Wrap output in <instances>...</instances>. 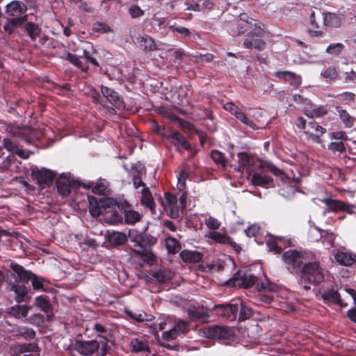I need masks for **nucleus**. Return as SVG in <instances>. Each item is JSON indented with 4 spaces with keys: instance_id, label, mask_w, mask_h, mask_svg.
I'll return each mask as SVG.
<instances>
[{
    "instance_id": "1",
    "label": "nucleus",
    "mask_w": 356,
    "mask_h": 356,
    "mask_svg": "<svg viewBox=\"0 0 356 356\" xmlns=\"http://www.w3.org/2000/svg\"><path fill=\"white\" fill-rule=\"evenodd\" d=\"M324 280V269L318 261H309L303 266L300 275V284L305 290L310 289V285H317Z\"/></svg>"
},
{
    "instance_id": "2",
    "label": "nucleus",
    "mask_w": 356,
    "mask_h": 356,
    "mask_svg": "<svg viewBox=\"0 0 356 356\" xmlns=\"http://www.w3.org/2000/svg\"><path fill=\"white\" fill-rule=\"evenodd\" d=\"M187 195L182 193L179 200L177 197L169 193H165V200L162 204L165 210L169 213L172 218L177 219L183 215L186 208Z\"/></svg>"
},
{
    "instance_id": "3",
    "label": "nucleus",
    "mask_w": 356,
    "mask_h": 356,
    "mask_svg": "<svg viewBox=\"0 0 356 356\" xmlns=\"http://www.w3.org/2000/svg\"><path fill=\"white\" fill-rule=\"evenodd\" d=\"M264 31L261 29L260 24L250 31L243 41V46L248 49H255L263 50L266 47V42L263 40Z\"/></svg>"
},
{
    "instance_id": "4",
    "label": "nucleus",
    "mask_w": 356,
    "mask_h": 356,
    "mask_svg": "<svg viewBox=\"0 0 356 356\" xmlns=\"http://www.w3.org/2000/svg\"><path fill=\"white\" fill-rule=\"evenodd\" d=\"M89 200V211L93 217H97L100 215L107 214V209L115 206L117 201L111 198L103 199L98 202L95 198L88 197Z\"/></svg>"
},
{
    "instance_id": "5",
    "label": "nucleus",
    "mask_w": 356,
    "mask_h": 356,
    "mask_svg": "<svg viewBox=\"0 0 356 356\" xmlns=\"http://www.w3.org/2000/svg\"><path fill=\"white\" fill-rule=\"evenodd\" d=\"M259 22L257 20L250 18L244 15H241L239 18L236 19L235 22L232 24L231 32L232 35H239L244 33L245 31H251L253 27H256Z\"/></svg>"
},
{
    "instance_id": "6",
    "label": "nucleus",
    "mask_w": 356,
    "mask_h": 356,
    "mask_svg": "<svg viewBox=\"0 0 356 356\" xmlns=\"http://www.w3.org/2000/svg\"><path fill=\"white\" fill-rule=\"evenodd\" d=\"M257 281V277L250 271H238L234 275L233 282L234 286L245 289L252 286Z\"/></svg>"
},
{
    "instance_id": "7",
    "label": "nucleus",
    "mask_w": 356,
    "mask_h": 356,
    "mask_svg": "<svg viewBox=\"0 0 356 356\" xmlns=\"http://www.w3.org/2000/svg\"><path fill=\"white\" fill-rule=\"evenodd\" d=\"M259 291V298L261 302L269 304L274 298L275 286L268 281L258 284L257 286Z\"/></svg>"
},
{
    "instance_id": "8",
    "label": "nucleus",
    "mask_w": 356,
    "mask_h": 356,
    "mask_svg": "<svg viewBox=\"0 0 356 356\" xmlns=\"http://www.w3.org/2000/svg\"><path fill=\"white\" fill-rule=\"evenodd\" d=\"M31 176L33 177L40 185H49L55 179V173L47 168H42L33 169L31 171Z\"/></svg>"
},
{
    "instance_id": "9",
    "label": "nucleus",
    "mask_w": 356,
    "mask_h": 356,
    "mask_svg": "<svg viewBox=\"0 0 356 356\" xmlns=\"http://www.w3.org/2000/svg\"><path fill=\"white\" fill-rule=\"evenodd\" d=\"M99 348L97 340L76 341L74 343L75 350L83 356H91Z\"/></svg>"
},
{
    "instance_id": "10",
    "label": "nucleus",
    "mask_w": 356,
    "mask_h": 356,
    "mask_svg": "<svg viewBox=\"0 0 356 356\" xmlns=\"http://www.w3.org/2000/svg\"><path fill=\"white\" fill-rule=\"evenodd\" d=\"M206 337L214 339H228L233 335V332L228 327L220 325H212L207 330Z\"/></svg>"
},
{
    "instance_id": "11",
    "label": "nucleus",
    "mask_w": 356,
    "mask_h": 356,
    "mask_svg": "<svg viewBox=\"0 0 356 356\" xmlns=\"http://www.w3.org/2000/svg\"><path fill=\"white\" fill-rule=\"evenodd\" d=\"M12 270L11 276L17 283H28L31 276L32 272L25 269L22 266L12 262L10 265Z\"/></svg>"
},
{
    "instance_id": "12",
    "label": "nucleus",
    "mask_w": 356,
    "mask_h": 356,
    "mask_svg": "<svg viewBox=\"0 0 356 356\" xmlns=\"http://www.w3.org/2000/svg\"><path fill=\"white\" fill-rule=\"evenodd\" d=\"M224 108L234 115L238 120H239L243 124L249 126L253 129H257L256 124L252 120L248 118L245 113H244L241 108L236 105L232 102H228L224 105Z\"/></svg>"
},
{
    "instance_id": "13",
    "label": "nucleus",
    "mask_w": 356,
    "mask_h": 356,
    "mask_svg": "<svg viewBox=\"0 0 356 356\" xmlns=\"http://www.w3.org/2000/svg\"><path fill=\"white\" fill-rule=\"evenodd\" d=\"M27 6L22 1L13 0L6 6V14L10 17H22L26 15Z\"/></svg>"
},
{
    "instance_id": "14",
    "label": "nucleus",
    "mask_w": 356,
    "mask_h": 356,
    "mask_svg": "<svg viewBox=\"0 0 356 356\" xmlns=\"http://www.w3.org/2000/svg\"><path fill=\"white\" fill-rule=\"evenodd\" d=\"M238 309L237 304H219L213 307L219 315L227 317L231 321L236 318Z\"/></svg>"
},
{
    "instance_id": "15",
    "label": "nucleus",
    "mask_w": 356,
    "mask_h": 356,
    "mask_svg": "<svg viewBox=\"0 0 356 356\" xmlns=\"http://www.w3.org/2000/svg\"><path fill=\"white\" fill-rule=\"evenodd\" d=\"M132 40L138 48L145 51H152L156 49L154 39L147 35H137L132 37Z\"/></svg>"
},
{
    "instance_id": "16",
    "label": "nucleus",
    "mask_w": 356,
    "mask_h": 356,
    "mask_svg": "<svg viewBox=\"0 0 356 356\" xmlns=\"http://www.w3.org/2000/svg\"><path fill=\"white\" fill-rule=\"evenodd\" d=\"M129 347L132 353H149V341L143 337H136L130 339Z\"/></svg>"
},
{
    "instance_id": "17",
    "label": "nucleus",
    "mask_w": 356,
    "mask_h": 356,
    "mask_svg": "<svg viewBox=\"0 0 356 356\" xmlns=\"http://www.w3.org/2000/svg\"><path fill=\"white\" fill-rule=\"evenodd\" d=\"M29 15H24L22 17H6L3 26V31L8 35H13L17 27L22 26L29 20Z\"/></svg>"
},
{
    "instance_id": "18",
    "label": "nucleus",
    "mask_w": 356,
    "mask_h": 356,
    "mask_svg": "<svg viewBox=\"0 0 356 356\" xmlns=\"http://www.w3.org/2000/svg\"><path fill=\"white\" fill-rule=\"evenodd\" d=\"M188 323L185 321H179L172 329L162 333V338L167 341L175 339L181 334H186L188 331Z\"/></svg>"
},
{
    "instance_id": "19",
    "label": "nucleus",
    "mask_w": 356,
    "mask_h": 356,
    "mask_svg": "<svg viewBox=\"0 0 356 356\" xmlns=\"http://www.w3.org/2000/svg\"><path fill=\"white\" fill-rule=\"evenodd\" d=\"M115 206L124 210V220L127 224L133 225L140 220L141 215L138 211L129 209L130 205L127 201L121 203L117 202Z\"/></svg>"
},
{
    "instance_id": "20",
    "label": "nucleus",
    "mask_w": 356,
    "mask_h": 356,
    "mask_svg": "<svg viewBox=\"0 0 356 356\" xmlns=\"http://www.w3.org/2000/svg\"><path fill=\"white\" fill-rule=\"evenodd\" d=\"M101 91L103 95L106 97L107 101L118 109L123 108L124 104L123 101L120 97L118 93L112 88L106 86H101Z\"/></svg>"
},
{
    "instance_id": "21",
    "label": "nucleus",
    "mask_w": 356,
    "mask_h": 356,
    "mask_svg": "<svg viewBox=\"0 0 356 356\" xmlns=\"http://www.w3.org/2000/svg\"><path fill=\"white\" fill-rule=\"evenodd\" d=\"M282 259L292 269H296L303 264L304 257L296 250H289L283 254Z\"/></svg>"
},
{
    "instance_id": "22",
    "label": "nucleus",
    "mask_w": 356,
    "mask_h": 356,
    "mask_svg": "<svg viewBox=\"0 0 356 356\" xmlns=\"http://www.w3.org/2000/svg\"><path fill=\"white\" fill-rule=\"evenodd\" d=\"M167 138L170 140L171 143L175 145L179 151L188 150L191 148V145L184 136L179 132H172Z\"/></svg>"
},
{
    "instance_id": "23",
    "label": "nucleus",
    "mask_w": 356,
    "mask_h": 356,
    "mask_svg": "<svg viewBox=\"0 0 356 356\" xmlns=\"http://www.w3.org/2000/svg\"><path fill=\"white\" fill-rule=\"evenodd\" d=\"M72 183L69 175L63 173L56 179L58 192L63 196L68 195L70 193V187Z\"/></svg>"
},
{
    "instance_id": "24",
    "label": "nucleus",
    "mask_w": 356,
    "mask_h": 356,
    "mask_svg": "<svg viewBox=\"0 0 356 356\" xmlns=\"http://www.w3.org/2000/svg\"><path fill=\"white\" fill-rule=\"evenodd\" d=\"M275 77L289 82L291 86L298 88L301 84V77L290 71H277L275 72Z\"/></svg>"
},
{
    "instance_id": "25",
    "label": "nucleus",
    "mask_w": 356,
    "mask_h": 356,
    "mask_svg": "<svg viewBox=\"0 0 356 356\" xmlns=\"http://www.w3.org/2000/svg\"><path fill=\"white\" fill-rule=\"evenodd\" d=\"M251 182L255 186H259L264 188H268L273 184V179L271 177L266 176L260 172H254L250 173Z\"/></svg>"
},
{
    "instance_id": "26",
    "label": "nucleus",
    "mask_w": 356,
    "mask_h": 356,
    "mask_svg": "<svg viewBox=\"0 0 356 356\" xmlns=\"http://www.w3.org/2000/svg\"><path fill=\"white\" fill-rule=\"evenodd\" d=\"M34 305L47 314L48 318L53 316V308L49 299L44 296L35 297Z\"/></svg>"
},
{
    "instance_id": "27",
    "label": "nucleus",
    "mask_w": 356,
    "mask_h": 356,
    "mask_svg": "<svg viewBox=\"0 0 356 356\" xmlns=\"http://www.w3.org/2000/svg\"><path fill=\"white\" fill-rule=\"evenodd\" d=\"M31 307L17 303L7 309V313L17 319L26 318L28 316Z\"/></svg>"
},
{
    "instance_id": "28",
    "label": "nucleus",
    "mask_w": 356,
    "mask_h": 356,
    "mask_svg": "<svg viewBox=\"0 0 356 356\" xmlns=\"http://www.w3.org/2000/svg\"><path fill=\"white\" fill-rule=\"evenodd\" d=\"M10 291L15 292V300L17 303L29 301L30 297L28 296V289L26 286L18 284H13L11 285Z\"/></svg>"
},
{
    "instance_id": "29",
    "label": "nucleus",
    "mask_w": 356,
    "mask_h": 356,
    "mask_svg": "<svg viewBox=\"0 0 356 356\" xmlns=\"http://www.w3.org/2000/svg\"><path fill=\"white\" fill-rule=\"evenodd\" d=\"M334 259L340 265L350 266L356 262V254L352 252H339L334 254Z\"/></svg>"
},
{
    "instance_id": "30",
    "label": "nucleus",
    "mask_w": 356,
    "mask_h": 356,
    "mask_svg": "<svg viewBox=\"0 0 356 356\" xmlns=\"http://www.w3.org/2000/svg\"><path fill=\"white\" fill-rule=\"evenodd\" d=\"M39 348L37 343L31 342L28 343L16 344L11 348L14 355H19L24 353L37 352Z\"/></svg>"
},
{
    "instance_id": "31",
    "label": "nucleus",
    "mask_w": 356,
    "mask_h": 356,
    "mask_svg": "<svg viewBox=\"0 0 356 356\" xmlns=\"http://www.w3.org/2000/svg\"><path fill=\"white\" fill-rule=\"evenodd\" d=\"M322 298L324 300L336 304L341 307L347 306V303H345L341 298L340 294L334 289H330L325 291L322 294Z\"/></svg>"
},
{
    "instance_id": "32",
    "label": "nucleus",
    "mask_w": 356,
    "mask_h": 356,
    "mask_svg": "<svg viewBox=\"0 0 356 356\" xmlns=\"http://www.w3.org/2000/svg\"><path fill=\"white\" fill-rule=\"evenodd\" d=\"M141 203L148 208L153 214L155 213L156 204L152 195L147 187H144L142 190Z\"/></svg>"
},
{
    "instance_id": "33",
    "label": "nucleus",
    "mask_w": 356,
    "mask_h": 356,
    "mask_svg": "<svg viewBox=\"0 0 356 356\" xmlns=\"http://www.w3.org/2000/svg\"><path fill=\"white\" fill-rule=\"evenodd\" d=\"M172 273L167 269H161L151 274L150 280L158 283H164L171 280Z\"/></svg>"
},
{
    "instance_id": "34",
    "label": "nucleus",
    "mask_w": 356,
    "mask_h": 356,
    "mask_svg": "<svg viewBox=\"0 0 356 356\" xmlns=\"http://www.w3.org/2000/svg\"><path fill=\"white\" fill-rule=\"evenodd\" d=\"M179 256L183 261L188 263L199 262L202 258V254L200 252L188 250L181 251Z\"/></svg>"
},
{
    "instance_id": "35",
    "label": "nucleus",
    "mask_w": 356,
    "mask_h": 356,
    "mask_svg": "<svg viewBox=\"0 0 356 356\" xmlns=\"http://www.w3.org/2000/svg\"><path fill=\"white\" fill-rule=\"evenodd\" d=\"M24 25L28 35L32 40H35L40 35L42 29L38 24L27 20Z\"/></svg>"
},
{
    "instance_id": "36",
    "label": "nucleus",
    "mask_w": 356,
    "mask_h": 356,
    "mask_svg": "<svg viewBox=\"0 0 356 356\" xmlns=\"http://www.w3.org/2000/svg\"><path fill=\"white\" fill-rule=\"evenodd\" d=\"M343 17L341 15L335 13H327L323 17V22L325 26L331 27H339L341 24Z\"/></svg>"
},
{
    "instance_id": "37",
    "label": "nucleus",
    "mask_w": 356,
    "mask_h": 356,
    "mask_svg": "<svg viewBox=\"0 0 356 356\" xmlns=\"http://www.w3.org/2000/svg\"><path fill=\"white\" fill-rule=\"evenodd\" d=\"M127 236V240L129 239L131 242L135 243V246L143 248L145 243L144 236L135 229H130Z\"/></svg>"
},
{
    "instance_id": "38",
    "label": "nucleus",
    "mask_w": 356,
    "mask_h": 356,
    "mask_svg": "<svg viewBox=\"0 0 356 356\" xmlns=\"http://www.w3.org/2000/svg\"><path fill=\"white\" fill-rule=\"evenodd\" d=\"M108 239L111 244L118 246L124 244L127 241V236L123 232H113L108 235Z\"/></svg>"
},
{
    "instance_id": "39",
    "label": "nucleus",
    "mask_w": 356,
    "mask_h": 356,
    "mask_svg": "<svg viewBox=\"0 0 356 356\" xmlns=\"http://www.w3.org/2000/svg\"><path fill=\"white\" fill-rule=\"evenodd\" d=\"M321 202L325 204L327 206L326 210L324 211V213H326L327 211H334L337 212L338 211H341V209L343 206V202L333 200L331 198H325L321 200Z\"/></svg>"
},
{
    "instance_id": "40",
    "label": "nucleus",
    "mask_w": 356,
    "mask_h": 356,
    "mask_svg": "<svg viewBox=\"0 0 356 356\" xmlns=\"http://www.w3.org/2000/svg\"><path fill=\"white\" fill-rule=\"evenodd\" d=\"M113 207L111 208H108L107 209L108 213L105 214L106 216L104 218V220L105 222L108 224H117L120 222H121L123 219L121 214H120L116 211H113Z\"/></svg>"
},
{
    "instance_id": "41",
    "label": "nucleus",
    "mask_w": 356,
    "mask_h": 356,
    "mask_svg": "<svg viewBox=\"0 0 356 356\" xmlns=\"http://www.w3.org/2000/svg\"><path fill=\"white\" fill-rule=\"evenodd\" d=\"M29 281L31 282L33 289L36 291H45L44 286L47 282L42 277L37 276L32 273Z\"/></svg>"
},
{
    "instance_id": "42",
    "label": "nucleus",
    "mask_w": 356,
    "mask_h": 356,
    "mask_svg": "<svg viewBox=\"0 0 356 356\" xmlns=\"http://www.w3.org/2000/svg\"><path fill=\"white\" fill-rule=\"evenodd\" d=\"M165 248L169 253L175 254L180 250V244L177 240L168 237L165 241Z\"/></svg>"
},
{
    "instance_id": "43",
    "label": "nucleus",
    "mask_w": 356,
    "mask_h": 356,
    "mask_svg": "<svg viewBox=\"0 0 356 356\" xmlns=\"http://www.w3.org/2000/svg\"><path fill=\"white\" fill-rule=\"evenodd\" d=\"M326 113L327 111L323 106L307 108L305 111V114L310 118H320Z\"/></svg>"
},
{
    "instance_id": "44",
    "label": "nucleus",
    "mask_w": 356,
    "mask_h": 356,
    "mask_svg": "<svg viewBox=\"0 0 356 356\" xmlns=\"http://www.w3.org/2000/svg\"><path fill=\"white\" fill-rule=\"evenodd\" d=\"M16 335L22 336L25 339H33L35 337V332L26 327H18L16 329Z\"/></svg>"
},
{
    "instance_id": "45",
    "label": "nucleus",
    "mask_w": 356,
    "mask_h": 356,
    "mask_svg": "<svg viewBox=\"0 0 356 356\" xmlns=\"http://www.w3.org/2000/svg\"><path fill=\"white\" fill-rule=\"evenodd\" d=\"M309 31L313 36H318L322 34V31L319 29L315 20V13L312 11L309 15Z\"/></svg>"
},
{
    "instance_id": "46",
    "label": "nucleus",
    "mask_w": 356,
    "mask_h": 356,
    "mask_svg": "<svg viewBox=\"0 0 356 356\" xmlns=\"http://www.w3.org/2000/svg\"><path fill=\"white\" fill-rule=\"evenodd\" d=\"M93 330L97 333V337L101 339H104L106 336L107 337V339H109L111 337L110 331L102 323H95Z\"/></svg>"
},
{
    "instance_id": "47",
    "label": "nucleus",
    "mask_w": 356,
    "mask_h": 356,
    "mask_svg": "<svg viewBox=\"0 0 356 356\" xmlns=\"http://www.w3.org/2000/svg\"><path fill=\"white\" fill-rule=\"evenodd\" d=\"M252 316V310L250 307L247 305L241 303L240 305V312L238 315V321H245Z\"/></svg>"
},
{
    "instance_id": "48",
    "label": "nucleus",
    "mask_w": 356,
    "mask_h": 356,
    "mask_svg": "<svg viewBox=\"0 0 356 356\" xmlns=\"http://www.w3.org/2000/svg\"><path fill=\"white\" fill-rule=\"evenodd\" d=\"M238 165L237 168L238 171L243 172V170L249 165L250 158L245 152H239L238 154Z\"/></svg>"
},
{
    "instance_id": "49",
    "label": "nucleus",
    "mask_w": 356,
    "mask_h": 356,
    "mask_svg": "<svg viewBox=\"0 0 356 356\" xmlns=\"http://www.w3.org/2000/svg\"><path fill=\"white\" fill-rule=\"evenodd\" d=\"M339 117L342 122L344 123L346 127H351L353 126L355 119L350 116L349 113L343 109H341L339 111Z\"/></svg>"
},
{
    "instance_id": "50",
    "label": "nucleus",
    "mask_w": 356,
    "mask_h": 356,
    "mask_svg": "<svg viewBox=\"0 0 356 356\" xmlns=\"http://www.w3.org/2000/svg\"><path fill=\"white\" fill-rule=\"evenodd\" d=\"M209 238L213 239V241L222 243V244H227V243L230 242V237L228 236L226 234H221L220 232H213L210 233Z\"/></svg>"
},
{
    "instance_id": "51",
    "label": "nucleus",
    "mask_w": 356,
    "mask_h": 356,
    "mask_svg": "<svg viewBox=\"0 0 356 356\" xmlns=\"http://www.w3.org/2000/svg\"><path fill=\"white\" fill-rule=\"evenodd\" d=\"M321 76L325 79L330 81H334L338 76V72L336 68L333 66H330L321 73Z\"/></svg>"
},
{
    "instance_id": "52",
    "label": "nucleus",
    "mask_w": 356,
    "mask_h": 356,
    "mask_svg": "<svg viewBox=\"0 0 356 356\" xmlns=\"http://www.w3.org/2000/svg\"><path fill=\"white\" fill-rule=\"evenodd\" d=\"M145 174V170L142 165L134 166L130 170V175L133 177V179L142 178Z\"/></svg>"
},
{
    "instance_id": "53",
    "label": "nucleus",
    "mask_w": 356,
    "mask_h": 356,
    "mask_svg": "<svg viewBox=\"0 0 356 356\" xmlns=\"http://www.w3.org/2000/svg\"><path fill=\"white\" fill-rule=\"evenodd\" d=\"M211 157L216 163L220 164L222 166L225 165L226 161L224 154L222 152L218 150H213L211 152Z\"/></svg>"
},
{
    "instance_id": "54",
    "label": "nucleus",
    "mask_w": 356,
    "mask_h": 356,
    "mask_svg": "<svg viewBox=\"0 0 356 356\" xmlns=\"http://www.w3.org/2000/svg\"><path fill=\"white\" fill-rule=\"evenodd\" d=\"M28 322L35 325H41L44 322V316L41 314H35L29 316Z\"/></svg>"
},
{
    "instance_id": "55",
    "label": "nucleus",
    "mask_w": 356,
    "mask_h": 356,
    "mask_svg": "<svg viewBox=\"0 0 356 356\" xmlns=\"http://www.w3.org/2000/svg\"><path fill=\"white\" fill-rule=\"evenodd\" d=\"M129 13L132 18L135 19L143 16L145 12L138 6L131 5L129 8Z\"/></svg>"
},
{
    "instance_id": "56",
    "label": "nucleus",
    "mask_w": 356,
    "mask_h": 356,
    "mask_svg": "<svg viewBox=\"0 0 356 356\" xmlns=\"http://www.w3.org/2000/svg\"><path fill=\"white\" fill-rule=\"evenodd\" d=\"M343 47L342 43L331 44L327 47L326 51L330 54L338 55L341 53Z\"/></svg>"
},
{
    "instance_id": "57",
    "label": "nucleus",
    "mask_w": 356,
    "mask_h": 356,
    "mask_svg": "<svg viewBox=\"0 0 356 356\" xmlns=\"http://www.w3.org/2000/svg\"><path fill=\"white\" fill-rule=\"evenodd\" d=\"M93 31L97 33H105L111 31L108 25L105 23L96 22L93 24Z\"/></svg>"
},
{
    "instance_id": "58",
    "label": "nucleus",
    "mask_w": 356,
    "mask_h": 356,
    "mask_svg": "<svg viewBox=\"0 0 356 356\" xmlns=\"http://www.w3.org/2000/svg\"><path fill=\"white\" fill-rule=\"evenodd\" d=\"M328 148L332 152H346V147L341 141L332 142Z\"/></svg>"
},
{
    "instance_id": "59",
    "label": "nucleus",
    "mask_w": 356,
    "mask_h": 356,
    "mask_svg": "<svg viewBox=\"0 0 356 356\" xmlns=\"http://www.w3.org/2000/svg\"><path fill=\"white\" fill-rule=\"evenodd\" d=\"M205 225L208 228L216 230L220 227V222L216 218L209 217L205 220Z\"/></svg>"
},
{
    "instance_id": "60",
    "label": "nucleus",
    "mask_w": 356,
    "mask_h": 356,
    "mask_svg": "<svg viewBox=\"0 0 356 356\" xmlns=\"http://www.w3.org/2000/svg\"><path fill=\"white\" fill-rule=\"evenodd\" d=\"M65 59L70 61L74 65L79 68H82V63L76 55L67 52L66 54Z\"/></svg>"
},
{
    "instance_id": "61",
    "label": "nucleus",
    "mask_w": 356,
    "mask_h": 356,
    "mask_svg": "<svg viewBox=\"0 0 356 356\" xmlns=\"http://www.w3.org/2000/svg\"><path fill=\"white\" fill-rule=\"evenodd\" d=\"M108 341V339H107V337L106 336L104 337V339H101L100 342H99V348H100L99 356H105L106 355L108 350L109 348Z\"/></svg>"
},
{
    "instance_id": "62",
    "label": "nucleus",
    "mask_w": 356,
    "mask_h": 356,
    "mask_svg": "<svg viewBox=\"0 0 356 356\" xmlns=\"http://www.w3.org/2000/svg\"><path fill=\"white\" fill-rule=\"evenodd\" d=\"M3 147L10 152L15 153L18 146L10 139H3Z\"/></svg>"
},
{
    "instance_id": "63",
    "label": "nucleus",
    "mask_w": 356,
    "mask_h": 356,
    "mask_svg": "<svg viewBox=\"0 0 356 356\" xmlns=\"http://www.w3.org/2000/svg\"><path fill=\"white\" fill-rule=\"evenodd\" d=\"M265 167L277 177H281L284 175V172L281 170H280L270 163H265Z\"/></svg>"
},
{
    "instance_id": "64",
    "label": "nucleus",
    "mask_w": 356,
    "mask_h": 356,
    "mask_svg": "<svg viewBox=\"0 0 356 356\" xmlns=\"http://www.w3.org/2000/svg\"><path fill=\"white\" fill-rule=\"evenodd\" d=\"M190 316L192 318L196 320H204L205 318L208 316L206 312H200L197 310L191 311Z\"/></svg>"
}]
</instances>
